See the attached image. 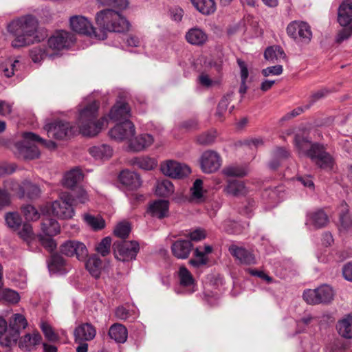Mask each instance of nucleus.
Wrapping results in <instances>:
<instances>
[{"mask_svg":"<svg viewBox=\"0 0 352 352\" xmlns=\"http://www.w3.org/2000/svg\"><path fill=\"white\" fill-rule=\"evenodd\" d=\"M37 26L36 19L30 15L23 16L11 21L7 29L15 36L12 41V46L19 48L34 43L36 41L35 34Z\"/></svg>","mask_w":352,"mask_h":352,"instance_id":"nucleus-1","label":"nucleus"},{"mask_svg":"<svg viewBox=\"0 0 352 352\" xmlns=\"http://www.w3.org/2000/svg\"><path fill=\"white\" fill-rule=\"evenodd\" d=\"M99 104L94 101L79 110L78 125L80 132L85 136H95L107 126L106 116L97 119Z\"/></svg>","mask_w":352,"mask_h":352,"instance_id":"nucleus-2","label":"nucleus"},{"mask_svg":"<svg viewBox=\"0 0 352 352\" xmlns=\"http://www.w3.org/2000/svg\"><path fill=\"white\" fill-rule=\"evenodd\" d=\"M96 24L100 28L98 34L106 31L114 32H123L127 31L129 23L127 20L117 11L112 9H105L98 12L96 16ZM107 35H105V38Z\"/></svg>","mask_w":352,"mask_h":352,"instance_id":"nucleus-3","label":"nucleus"},{"mask_svg":"<svg viewBox=\"0 0 352 352\" xmlns=\"http://www.w3.org/2000/svg\"><path fill=\"white\" fill-rule=\"evenodd\" d=\"M43 139L32 132L23 134V140L15 144L14 153L17 157L24 160H32L39 157L41 153L35 145L36 142H41Z\"/></svg>","mask_w":352,"mask_h":352,"instance_id":"nucleus-4","label":"nucleus"},{"mask_svg":"<svg viewBox=\"0 0 352 352\" xmlns=\"http://www.w3.org/2000/svg\"><path fill=\"white\" fill-rule=\"evenodd\" d=\"M71 201L72 196L70 193L63 192L58 200L42 207L41 212L46 215L53 214L60 219H71L74 215V210Z\"/></svg>","mask_w":352,"mask_h":352,"instance_id":"nucleus-5","label":"nucleus"},{"mask_svg":"<svg viewBox=\"0 0 352 352\" xmlns=\"http://www.w3.org/2000/svg\"><path fill=\"white\" fill-rule=\"evenodd\" d=\"M116 258L122 262L135 259L140 250L139 243L135 241H116L113 244Z\"/></svg>","mask_w":352,"mask_h":352,"instance_id":"nucleus-6","label":"nucleus"},{"mask_svg":"<svg viewBox=\"0 0 352 352\" xmlns=\"http://www.w3.org/2000/svg\"><path fill=\"white\" fill-rule=\"evenodd\" d=\"M288 36L296 43L307 44L312 37V32L309 24L302 21L290 22L287 27Z\"/></svg>","mask_w":352,"mask_h":352,"instance_id":"nucleus-7","label":"nucleus"},{"mask_svg":"<svg viewBox=\"0 0 352 352\" xmlns=\"http://www.w3.org/2000/svg\"><path fill=\"white\" fill-rule=\"evenodd\" d=\"M69 24L72 30L77 33L88 35L99 40L105 39L104 33L98 34V32L91 22L85 16H73L69 19Z\"/></svg>","mask_w":352,"mask_h":352,"instance_id":"nucleus-8","label":"nucleus"},{"mask_svg":"<svg viewBox=\"0 0 352 352\" xmlns=\"http://www.w3.org/2000/svg\"><path fill=\"white\" fill-rule=\"evenodd\" d=\"M27 326L28 322L24 316L21 314H14L10 319L9 337L2 341L5 346L15 345L21 330L25 329Z\"/></svg>","mask_w":352,"mask_h":352,"instance_id":"nucleus-9","label":"nucleus"},{"mask_svg":"<svg viewBox=\"0 0 352 352\" xmlns=\"http://www.w3.org/2000/svg\"><path fill=\"white\" fill-rule=\"evenodd\" d=\"M74 41L73 34L64 30L56 31L48 39V49L56 55L57 52L69 47Z\"/></svg>","mask_w":352,"mask_h":352,"instance_id":"nucleus-10","label":"nucleus"},{"mask_svg":"<svg viewBox=\"0 0 352 352\" xmlns=\"http://www.w3.org/2000/svg\"><path fill=\"white\" fill-rule=\"evenodd\" d=\"M60 252L69 257H76L79 261H85L88 256L86 245L78 241L69 240L60 246Z\"/></svg>","mask_w":352,"mask_h":352,"instance_id":"nucleus-11","label":"nucleus"},{"mask_svg":"<svg viewBox=\"0 0 352 352\" xmlns=\"http://www.w3.org/2000/svg\"><path fill=\"white\" fill-rule=\"evenodd\" d=\"M201 170L207 174L217 171L221 166V158L218 153L214 151L208 150L204 151L199 159Z\"/></svg>","mask_w":352,"mask_h":352,"instance_id":"nucleus-12","label":"nucleus"},{"mask_svg":"<svg viewBox=\"0 0 352 352\" xmlns=\"http://www.w3.org/2000/svg\"><path fill=\"white\" fill-rule=\"evenodd\" d=\"M160 169L165 175L175 179L186 177L190 173V169L187 165L174 160H168L162 163Z\"/></svg>","mask_w":352,"mask_h":352,"instance_id":"nucleus-13","label":"nucleus"},{"mask_svg":"<svg viewBox=\"0 0 352 352\" xmlns=\"http://www.w3.org/2000/svg\"><path fill=\"white\" fill-rule=\"evenodd\" d=\"M49 137L58 140H62L69 137L74 133V127L70 126L69 122L57 121L54 123L47 124L44 126Z\"/></svg>","mask_w":352,"mask_h":352,"instance_id":"nucleus-14","label":"nucleus"},{"mask_svg":"<svg viewBox=\"0 0 352 352\" xmlns=\"http://www.w3.org/2000/svg\"><path fill=\"white\" fill-rule=\"evenodd\" d=\"M135 126L130 120L123 121L117 124L112 128L109 135L111 138L118 141L127 140L130 142L131 138L135 135Z\"/></svg>","mask_w":352,"mask_h":352,"instance_id":"nucleus-15","label":"nucleus"},{"mask_svg":"<svg viewBox=\"0 0 352 352\" xmlns=\"http://www.w3.org/2000/svg\"><path fill=\"white\" fill-rule=\"evenodd\" d=\"M309 157L320 168L330 170L333 166V157L321 145L315 146L309 153Z\"/></svg>","mask_w":352,"mask_h":352,"instance_id":"nucleus-16","label":"nucleus"},{"mask_svg":"<svg viewBox=\"0 0 352 352\" xmlns=\"http://www.w3.org/2000/svg\"><path fill=\"white\" fill-rule=\"evenodd\" d=\"M96 335V328L90 323H82L76 327L74 336L76 342L92 340Z\"/></svg>","mask_w":352,"mask_h":352,"instance_id":"nucleus-17","label":"nucleus"},{"mask_svg":"<svg viewBox=\"0 0 352 352\" xmlns=\"http://www.w3.org/2000/svg\"><path fill=\"white\" fill-rule=\"evenodd\" d=\"M108 116L116 122L129 120L131 114L129 104L123 102H117L111 108Z\"/></svg>","mask_w":352,"mask_h":352,"instance_id":"nucleus-18","label":"nucleus"},{"mask_svg":"<svg viewBox=\"0 0 352 352\" xmlns=\"http://www.w3.org/2000/svg\"><path fill=\"white\" fill-rule=\"evenodd\" d=\"M229 251L230 254L241 264L252 265L256 263L254 254L244 248L239 247L236 245H232L229 248Z\"/></svg>","mask_w":352,"mask_h":352,"instance_id":"nucleus-19","label":"nucleus"},{"mask_svg":"<svg viewBox=\"0 0 352 352\" xmlns=\"http://www.w3.org/2000/svg\"><path fill=\"white\" fill-rule=\"evenodd\" d=\"M185 38L188 43L201 46L208 41V35L203 29L195 27L188 30L186 33Z\"/></svg>","mask_w":352,"mask_h":352,"instance_id":"nucleus-20","label":"nucleus"},{"mask_svg":"<svg viewBox=\"0 0 352 352\" xmlns=\"http://www.w3.org/2000/svg\"><path fill=\"white\" fill-rule=\"evenodd\" d=\"M118 179L122 184L131 190L138 189L142 184L140 175L129 170H122L120 173Z\"/></svg>","mask_w":352,"mask_h":352,"instance_id":"nucleus-21","label":"nucleus"},{"mask_svg":"<svg viewBox=\"0 0 352 352\" xmlns=\"http://www.w3.org/2000/svg\"><path fill=\"white\" fill-rule=\"evenodd\" d=\"M192 250V244L190 241L179 239L171 245L173 254L179 259H186Z\"/></svg>","mask_w":352,"mask_h":352,"instance_id":"nucleus-22","label":"nucleus"},{"mask_svg":"<svg viewBox=\"0 0 352 352\" xmlns=\"http://www.w3.org/2000/svg\"><path fill=\"white\" fill-rule=\"evenodd\" d=\"M338 22L340 25H352V1H343L338 10Z\"/></svg>","mask_w":352,"mask_h":352,"instance_id":"nucleus-23","label":"nucleus"},{"mask_svg":"<svg viewBox=\"0 0 352 352\" xmlns=\"http://www.w3.org/2000/svg\"><path fill=\"white\" fill-rule=\"evenodd\" d=\"M329 222L327 214L322 210L309 212L307 215L306 224L320 228L327 226Z\"/></svg>","mask_w":352,"mask_h":352,"instance_id":"nucleus-24","label":"nucleus"},{"mask_svg":"<svg viewBox=\"0 0 352 352\" xmlns=\"http://www.w3.org/2000/svg\"><path fill=\"white\" fill-rule=\"evenodd\" d=\"M41 339L38 332L27 333L19 340V346L23 350L30 351L41 343Z\"/></svg>","mask_w":352,"mask_h":352,"instance_id":"nucleus-25","label":"nucleus"},{"mask_svg":"<svg viewBox=\"0 0 352 352\" xmlns=\"http://www.w3.org/2000/svg\"><path fill=\"white\" fill-rule=\"evenodd\" d=\"M89 152L96 160H107L112 157L113 150L110 145L102 144L91 147Z\"/></svg>","mask_w":352,"mask_h":352,"instance_id":"nucleus-26","label":"nucleus"},{"mask_svg":"<svg viewBox=\"0 0 352 352\" xmlns=\"http://www.w3.org/2000/svg\"><path fill=\"white\" fill-rule=\"evenodd\" d=\"M285 196V191L282 186L274 188L265 189L262 193L263 199L266 200L271 206H274L280 202Z\"/></svg>","mask_w":352,"mask_h":352,"instance_id":"nucleus-27","label":"nucleus"},{"mask_svg":"<svg viewBox=\"0 0 352 352\" xmlns=\"http://www.w3.org/2000/svg\"><path fill=\"white\" fill-rule=\"evenodd\" d=\"M169 202L166 200H156L149 205L148 212L153 217L160 219L167 216L168 212Z\"/></svg>","mask_w":352,"mask_h":352,"instance_id":"nucleus-28","label":"nucleus"},{"mask_svg":"<svg viewBox=\"0 0 352 352\" xmlns=\"http://www.w3.org/2000/svg\"><path fill=\"white\" fill-rule=\"evenodd\" d=\"M194 8L203 15L214 14L217 10L215 0H190Z\"/></svg>","mask_w":352,"mask_h":352,"instance_id":"nucleus-29","label":"nucleus"},{"mask_svg":"<svg viewBox=\"0 0 352 352\" xmlns=\"http://www.w3.org/2000/svg\"><path fill=\"white\" fill-rule=\"evenodd\" d=\"M153 137L148 133L142 134L133 139L131 138L129 142L131 149L135 151H140L144 148L151 146L153 143Z\"/></svg>","mask_w":352,"mask_h":352,"instance_id":"nucleus-30","label":"nucleus"},{"mask_svg":"<svg viewBox=\"0 0 352 352\" xmlns=\"http://www.w3.org/2000/svg\"><path fill=\"white\" fill-rule=\"evenodd\" d=\"M295 146L300 155H305L309 157V153L315 146H320L319 144H311L306 137L296 135L294 139Z\"/></svg>","mask_w":352,"mask_h":352,"instance_id":"nucleus-31","label":"nucleus"},{"mask_svg":"<svg viewBox=\"0 0 352 352\" xmlns=\"http://www.w3.org/2000/svg\"><path fill=\"white\" fill-rule=\"evenodd\" d=\"M41 229V234L47 236H56L60 232V226L58 222L49 217L43 219Z\"/></svg>","mask_w":352,"mask_h":352,"instance_id":"nucleus-32","label":"nucleus"},{"mask_svg":"<svg viewBox=\"0 0 352 352\" xmlns=\"http://www.w3.org/2000/svg\"><path fill=\"white\" fill-rule=\"evenodd\" d=\"M127 330L126 327L118 323H116L111 326L109 330V336L116 342L124 343L127 339Z\"/></svg>","mask_w":352,"mask_h":352,"instance_id":"nucleus-33","label":"nucleus"},{"mask_svg":"<svg viewBox=\"0 0 352 352\" xmlns=\"http://www.w3.org/2000/svg\"><path fill=\"white\" fill-rule=\"evenodd\" d=\"M55 53H51L48 47L43 45H40L32 47L30 50V57L34 63H40L47 56L53 58Z\"/></svg>","mask_w":352,"mask_h":352,"instance_id":"nucleus-34","label":"nucleus"},{"mask_svg":"<svg viewBox=\"0 0 352 352\" xmlns=\"http://www.w3.org/2000/svg\"><path fill=\"white\" fill-rule=\"evenodd\" d=\"M83 178L82 171L76 168L67 172L63 179V184L65 186L72 188L74 187Z\"/></svg>","mask_w":352,"mask_h":352,"instance_id":"nucleus-35","label":"nucleus"},{"mask_svg":"<svg viewBox=\"0 0 352 352\" xmlns=\"http://www.w3.org/2000/svg\"><path fill=\"white\" fill-rule=\"evenodd\" d=\"M264 57L268 61L275 63L285 60L286 55L280 47L275 45L269 47L265 50Z\"/></svg>","mask_w":352,"mask_h":352,"instance_id":"nucleus-36","label":"nucleus"},{"mask_svg":"<svg viewBox=\"0 0 352 352\" xmlns=\"http://www.w3.org/2000/svg\"><path fill=\"white\" fill-rule=\"evenodd\" d=\"M225 190L227 194L234 197L244 195L247 192L243 182L238 180H229Z\"/></svg>","mask_w":352,"mask_h":352,"instance_id":"nucleus-37","label":"nucleus"},{"mask_svg":"<svg viewBox=\"0 0 352 352\" xmlns=\"http://www.w3.org/2000/svg\"><path fill=\"white\" fill-rule=\"evenodd\" d=\"M180 285L183 287H189L190 293L195 291V280L191 273L184 266L180 267L178 272Z\"/></svg>","mask_w":352,"mask_h":352,"instance_id":"nucleus-38","label":"nucleus"},{"mask_svg":"<svg viewBox=\"0 0 352 352\" xmlns=\"http://www.w3.org/2000/svg\"><path fill=\"white\" fill-rule=\"evenodd\" d=\"M339 334L346 338H352V316H347L340 320L337 324Z\"/></svg>","mask_w":352,"mask_h":352,"instance_id":"nucleus-39","label":"nucleus"},{"mask_svg":"<svg viewBox=\"0 0 352 352\" xmlns=\"http://www.w3.org/2000/svg\"><path fill=\"white\" fill-rule=\"evenodd\" d=\"M87 270L95 278H98L102 268V261L96 255L91 256L85 264Z\"/></svg>","mask_w":352,"mask_h":352,"instance_id":"nucleus-40","label":"nucleus"},{"mask_svg":"<svg viewBox=\"0 0 352 352\" xmlns=\"http://www.w3.org/2000/svg\"><path fill=\"white\" fill-rule=\"evenodd\" d=\"M132 162L133 165L146 170H152L157 166L156 160L148 156L135 157L133 160Z\"/></svg>","mask_w":352,"mask_h":352,"instance_id":"nucleus-41","label":"nucleus"},{"mask_svg":"<svg viewBox=\"0 0 352 352\" xmlns=\"http://www.w3.org/2000/svg\"><path fill=\"white\" fill-rule=\"evenodd\" d=\"M83 220L94 230H101L105 226L104 219L99 215L94 216L90 214H85L83 216Z\"/></svg>","mask_w":352,"mask_h":352,"instance_id":"nucleus-42","label":"nucleus"},{"mask_svg":"<svg viewBox=\"0 0 352 352\" xmlns=\"http://www.w3.org/2000/svg\"><path fill=\"white\" fill-rule=\"evenodd\" d=\"M3 188L5 190L10 194L12 192L19 197H24L23 185H20L16 181L13 179H8L3 182Z\"/></svg>","mask_w":352,"mask_h":352,"instance_id":"nucleus-43","label":"nucleus"},{"mask_svg":"<svg viewBox=\"0 0 352 352\" xmlns=\"http://www.w3.org/2000/svg\"><path fill=\"white\" fill-rule=\"evenodd\" d=\"M191 199L193 201L201 202L204 200L206 191L203 188V181L201 179H197L190 188Z\"/></svg>","mask_w":352,"mask_h":352,"instance_id":"nucleus-44","label":"nucleus"},{"mask_svg":"<svg viewBox=\"0 0 352 352\" xmlns=\"http://www.w3.org/2000/svg\"><path fill=\"white\" fill-rule=\"evenodd\" d=\"M65 263V259L60 255L57 254H53L48 264L50 272L52 273H63Z\"/></svg>","mask_w":352,"mask_h":352,"instance_id":"nucleus-45","label":"nucleus"},{"mask_svg":"<svg viewBox=\"0 0 352 352\" xmlns=\"http://www.w3.org/2000/svg\"><path fill=\"white\" fill-rule=\"evenodd\" d=\"M222 173L228 177H244L248 174V169L243 166L230 165L226 166Z\"/></svg>","mask_w":352,"mask_h":352,"instance_id":"nucleus-46","label":"nucleus"},{"mask_svg":"<svg viewBox=\"0 0 352 352\" xmlns=\"http://www.w3.org/2000/svg\"><path fill=\"white\" fill-rule=\"evenodd\" d=\"M174 192V186L168 179L158 182L156 186L155 192L158 196L168 197Z\"/></svg>","mask_w":352,"mask_h":352,"instance_id":"nucleus-47","label":"nucleus"},{"mask_svg":"<svg viewBox=\"0 0 352 352\" xmlns=\"http://www.w3.org/2000/svg\"><path fill=\"white\" fill-rule=\"evenodd\" d=\"M319 304L328 303L333 300L334 293L333 289L327 285H322L317 288Z\"/></svg>","mask_w":352,"mask_h":352,"instance_id":"nucleus-48","label":"nucleus"},{"mask_svg":"<svg viewBox=\"0 0 352 352\" xmlns=\"http://www.w3.org/2000/svg\"><path fill=\"white\" fill-rule=\"evenodd\" d=\"M233 93L230 92L222 97L217 109L216 115L220 120H222L227 113L228 107L232 100Z\"/></svg>","mask_w":352,"mask_h":352,"instance_id":"nucleus-49","label":"nucleus"},{"mask_svg":"<svg viewBox=\"0 0 352 352\" xmlns=\"http://www.w3.org/2000/svg\"><path fill=\"white\" fill-rule=\"evenodd\" d=\"M72 196V201L71 204L76 205L77 204H85L89 201V196L86 190L82 187L76 188L74 192L73 195L70 194Z\"/></svg>","mask_w":352,"mask_h":352,"instance_id":"nucleus-50","label":"nucleus"},{"mask_svg":"<svg viewBox=\"0 0 352 352\" xmlns=\"http://www.w3.org/2000/svg\"><path fill=\"white\" fill-rule=\"evenodd\" d=\"M5 219L8 226L14 230L19 229L22 222L20 215L15 212L7 213Z\"/></svg>","mask_w":352,"mask_h":352,"instance_id":"nucleus-51","label":"nucleus"},{"mask_svg":"<svg viewBox=\"0 0 352 352\" xmlns=\"http://www.w3.org/2000/svg\"><path fill=\"white\" fill-rule=\"evenodd\" d=\"M221 228L228 234H238L242 232V226L238 222L230 219L226 220Z\"/></svg>","mask_w":352,"mask_h":352,"instance_id":"nucleus-52","label":"nucleus"},{"mask_svg":"<svg viewBox=\"0 0 352 352\" xmlns=\"http://www.w3.org/2000/svg\"><path fill=\"white\" fill-rule=\"evenodd\" d=\"M130 231V224L127 221H121L115 227L113 233L116 236L120 239H125L128 237Z\"/></svg>","mask_w":352,"mask_h":352,"instance_id":"nucleus-53","label":"nucleus"},{"mask_svg":"<svg viewBox=\"0 0 352 352\" xmlns=\"http://www.w3.org/2000/svg\"><path fill=\"white\" fill-rule=\"evenodd\" d=\"M53 236H47L44 234H40L38 236L41 244L49 252H52L56 248L57 244Z\"/></svg>","mask_w":352,"mask_h":352,"instance_id":"nucleus-54","label":"nucleus"},{"mask_svg":"<svg viewBox=\"0 0 352 352\" xmlns=\"http://www.w3.org/2000/svg\"><path fill=\"white\" fill-rule=\"evenodd\" d=\"M24 192L26 191L27 196L30 199L37 198L41 193L39 187L28 181L23 182Z\"/></svg>","mask_w":352,"mask_h":352,"instance_id":"nucleus-55","label":"nucleus"},{"mask_svg":"<svg viewBox=\"0 0 352 352\" xmlns=\"http://www.w3.org/2000/svg\"><path fill=\"white\" fill-rule=\"evenodd\" d=\"M111 239L107 236L102 239L96 248V252L102 256H105L110 252Z\"/></svg>","mask_w":352,"mask_h":352,"instance_id":"nucleus-56","label":"nucleus"},{"mask_svg":"<svg viewBox=\"0 0 352 352\" xmlns=\"http://www.w3.org/2000/svg\"><path fill=\"white\" fill-rule=\"evenodd\" d=\"M216 138V131H210L203 133L197 137V142L201 145H208L212 143Z\"/></svg>","mask_w":352,"mask_h":352,"instance_id":"nucleus-57","label":"nucleus"},{"mask_svg":"<svg viewBox=\"0 0 352 352\" xmlns=\"http://www.w3.org/2000/svg\"><path fill=\"white\" fill-rule=\"evenodd\" d=\"M23 213L28 221H36L40 217L38 210L32 205H26L22 208Z\"/></svg>","mask_w":352,"mask_h":352,"instance_id":"nucleus-58","label":"nucleus"},{"mask_svg":"<svg viewBox=\"0 0 352 352\" xmlns=\"http://www.w3.org/2000/svg\"><path fill=\"white\" fill-rule=\"evenodd\" d=\"M304 300L310 305L319 304L318 289H307L303 293Z\"/></svg>","mask_w":352,"mask_h":352,"instance_id":"nucleus-59","label":"nucleus"},{"mask_svg":"<svg viewBox=\"0 0 352 352\" xmlns=\"http://www.w3.org/2000/svg\"><path fill=\"white\" fill-rule=\"evenodd\" d=\"M19 235L22 239L28 242L34 236L32 226L28 223H24L22 229L19 232Z\"/></svg>","mask_w":352,"mask_h":352,"instance_id":"nucleus-60","label":"nucleus"},{"mask_svg":"<svg viewBox=\"0 0 352 352\" xmlns=\"http://www.w3.org/2000/svg\"><path fill=\"white\" fill-rule=\"evenodd\" d=\"M41 328L45 338L52 342L56 341L58 338V336L54 332L52 328L46 322H42Z\"/></svg>","mask_w":352,"mask_h":352,"instance_id":"nucleus-61","label":"nucleus"},{"mask_svg":"<svg viewBox=\"0 0 352 352\" xmlns=\"http://www.w3.org/2000/svg\"><path fill=\"white\" fill-rule=\"evenodd\" d=\"M102 5L113 6L120 10L125 9L129 4L128 0H98Z\"/></svg>","mask_w":352,"mask_h":352,"instance_id":"nucleus-62","label":"nucleus"},{"mask_svg":"<svg viewBox=\"0 0 352 352\" xmlns=\"http://www.w3.org/2000/svg\"><path fill=\"white\" fill-rule=\"evenodd\" d=\"M343 28L338 33L336 41L341 43L352 35V25H341Z\"/></svg>","mask_w":352,"mask_h":352,"instance_id":"nucleus-63","label":"nucleus"},{"mask_svg":"<svg viewBox=\"0 0 352 352\" xmlns=\"http://www.w3.org/2000/svg\"><path fill=\"white\" fill-rule=\"evenodd\" d=\"M3 298L10 302V303H16L20 299L19 294L12 289H5L2 294Z\"/></svg>","mask_w":352,"mask_h":352,"instance_id":"nucleus-64","label":"nucleus"}]
</instances>
